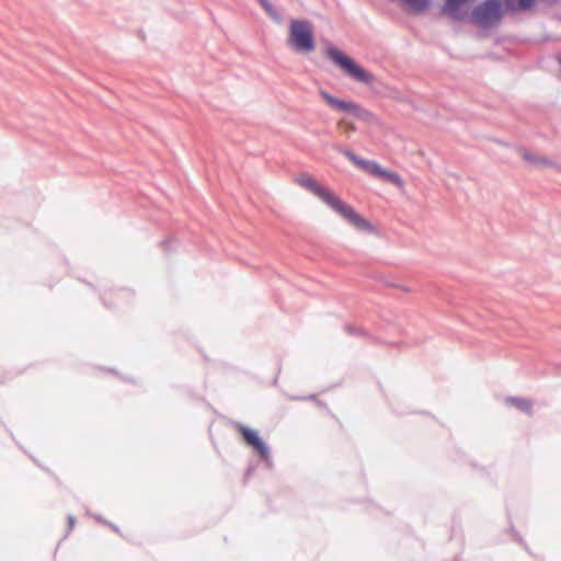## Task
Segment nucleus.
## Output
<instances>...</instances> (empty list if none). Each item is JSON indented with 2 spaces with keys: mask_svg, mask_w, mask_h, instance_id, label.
Listing matches in <instances>:
<instances>
[{
  "mask_svg": "<svg viewBox=\"0 0 561 561\" xmlns=\"http://www.w3.org/2000/svg\"><path fill=\"white\" fill-rule=\"evenodd\" d=\"M295 183L319 197L324 204H327L331 209L343 217L355 229L367 233H374L376 231L375 227L366 218H364L351 205L342 201L328 187L321 185L311 174L306 172L300 173L295 178Z\"/></svg>",
  "mask_w": 561,
  "mask_h": 561,
  "instance_id": "f257e3e1",
  "label": "nucleus"
},
{
  "mask_svg": "<svg viewBox=\"0 0 561 561\" xmlns=\"http://www.w3.org/2000/svg\"><path fill=\"white\" fill-rule=\"evenodd\" d=\"M287 43L298 53L312 51L316 47L312 24L305 20L290 21Z\"/></svg>",
  "mask_w": 561,
  "mask_h": 561,
  "instance_id": "f03ea898",
  "label": "nucleus"
},
{
  "mask_svg": "<svg viewBox=\"0 0 561 561\" xmlns=\"http://www.w3.org/2000/svg\"><path fill=\"white\" fill-rule=\"evenodd\" d=\"M327 54L328 57L352 79L363 83H370L373 81V76L341 49L332 47L328 49Z\"/></svg>",
  "mask_w": 561,
  "mask_h": 561,
  "instance_id": "7ed1b4c3",
  "label": "nucleus"
},
{
  "mask_svg": "<svg viewBox=\"0 0 561 561\" xmlns=\"http://www.w3.org/2000/svg\"><path fill=\"white\" fill-rule=\"evenodd\" d=\"M344 156L365 172L373 174L381 180L388 181L398 187H403L404 183L398 173L382 168L375 161L364 160L351 151H344Z\"/></svg>",
  "mask_w": 561,
  "mask_h": 561,
  "instance_id": "20e7f679",
  "label": "nucleus"
},
{
  "mask_svg": "<svg viewBox=\"0 0 561 561\" xmlns=\"http://www.w3.org/2000/svg\"><path fill=\"white\" fill-rule=\"evenodd\" d=\"M344 156L365 172L373 174L381 180L388 181L398 187H403L404 183L398 173L382 168L375 161L364 160L351 151H344Z\"/></svg>",
  "mask_w": 561,
  "mask_h": 561,
  "instance_id": "39448f33",
  "label": "nucleus"
},
{
  "mask_svg": "<svg viewBox=\"0 0 561 561\" xmlns=\"http://www.w3.org/2000/svg\"><path fill=\"white\" fill-rule=\"evenodd\" d=\"M472 21L481 27H490L502 18L501 3L497 0H486L474 8L471 13Z\"/></svg>",
  "mask_w": 561,
  "mask_h": 561,
  "instance_id": "423d86ee",
  "label": "nucleus"
},
{
  "mask_svg": "<svg viewBox=\"0 0 561 561\" xmlns=\"http://www.w3.org/2000/svg\"><path fill=\"white\" fill-rule=\"evenodd\" d=\"M321 95L327 101V103L329 105H331L333 108H335L337 111L353 113L356 117L362 118V119L368 121V119L373 118V114L369 111L362 108L356 103L346 102L344 100L336 99L325 91H322Z\"/></svg>",
  "mask_w": 561,
  "mask_h": 561,
  "instance_id": "0eeeda50",
  "label": "nucleus"
},
{
  "mask_svg": "<svg viewBox=\"0 0 561 561\" xmlns=\"http://www.w3.org/2000/svg\"><path fill=\"white\" fill-rule=\"evenodd\" d=\"M238 432L243 437L247 445L253 448V450L262 458L267 459L268 458V449L265 446L264 442L260 438L257 432L244 426V425H238L237 426Z\"/></svg>",
  "mask_w": 561,
  "mask_h": 561,
  "instance_id": "6e6552de",
  "label": "nucleus"
},
{
  "mask_svg": "<svg viewBox=\"0 0 561 561\" xmlns=\"http://www.w3.org/2000/svg\"><path fill=\"white\" fill-rule=\"evenodd\" d=\"M471 1L472 0H446L443 12L455 20H460L463 18L466 7Z\"/></svg>",
  "mask_w": 561,
  "mask_h": 561,
  "instance_id": "1a4fd4ad",
  "label": "nucleus"
},
{
  "mask_svg": "<svg viewBox=\"0 0 561 561\" xmlns=\"http://www.w3.org/2000/svg\"><path fill=\"white\" fill-rule=\"evenodd\" d=\"M522 156L526 161L530 162L534 167L547 168L551 165V162L543 157L535 156L527 151H523Z\"/></svg>",
  "mask_w": 561,
  "mask_h": 561,
  "instance_id": "9d476101",
  "label": "nucleus"
},
{
  "mask_svg": "<svg viewBox=\"0 0 561 561\" xmlns=\"http://www.w3.org/2000/svg\"><path fill=\"white\" fill-rule=\"evenodd\" d=\"M535 0H505L507 9L512 11L527 10L531 8Z\"/></svg>",
  "mask_w": 561,
  "mask_h": 561,
  "instance_id": "9b49d317",
  "label": "nucleus"
},
{
  "mask_svg": "<svg viewBox=\"0 0 561 561\" xmlns=\"http://www.w3.org/2000/svg\"><path fill=\"white\" fill-rule=\"evenodd\" d=\"M336 128L346 137H350L353 133L356 131V126L353 122L342 118L336 123Z\"/></svg>",
  "mask_w": 561,
  "mask_h": 561,
  "instance_id": "f8f14e48",
  "label": "nucleus"
},
{
  "mask_svg": "<svg viewBox=\"0 0 561 561\" xmlns=\"http://www.w3.org/2000/svg\"><path fill=\"white\" fill-rule=\"evenodd\" d=\"M508 402L525 413L531 412V402L523 398H511Z\"/></svg>",
  "mask_w": 561,
  "mask_h": 561,
  "instance_id": "ddd939ff",
  "label": "nucleus"
},
{
  "mask_svg": "<svg viewBox=\"0 0 561 561\" xmlns=\"http://www.w3.org/2000/svg\"><path fill=\"white\" fill-rule=\"evenodd\" d=\"M403 1L416 11L424 10L428 4V0H403Z\"/></svg>",
  "mask_w": 561,
  "mask_h": 561,
  "instance_id": "4468645a",
  "label": "nucleus"
},
{
  "mask_svg": "<svg viewBox=\"0 0 561 561\" xmlns=\"http://www.w3.org/2000/svg\"><path fill=\"white\" fill-rule=\"evenodd\" d=\"M76 523V518L73 516L68 517L69 530H72Z\"/></svg>",
  "mask_w": 561,
  "mask_h": 561,
  "instance_id": "2eb2a0df",
  "label": "nucleus"
},
{
  "mask_svg": "<svg viewBox=\"0 0 561 561\" xmlns=\"http://www.w3.org/2000/svg\"><path fill=\"white\" fill-rule=\"evenodd\" d=\"M262 5L266 9V11L271 12V4L267 2V0H261Z\"/></svg>",
  "mask_w": 561,
  "mask_h": 561,
  "instance_id": "dca6fc26",
  "label": "nucleus"
}]
</instances>
